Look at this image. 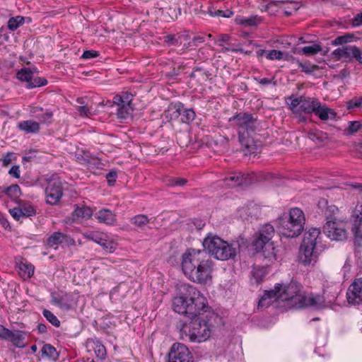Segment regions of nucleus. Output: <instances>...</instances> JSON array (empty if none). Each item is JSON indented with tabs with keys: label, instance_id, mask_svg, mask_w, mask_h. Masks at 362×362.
<instances>
[{
	"label": "nucleus",
	"instance_id": "12",
	"mask_svg": "<svg viewBox=\"0 0 362 362\" xmlns=\"http://www.w3.org/2000/svg\"><path fill=\"white\" fill-rule=\"evenodd\" d=\"M45 194L47 204L54 205L59 202L63 195L62 182L59 177H53L48 180Z\"/></svg>",
	"mask_w": 362,
	"mask_h": 362
},
{
	"label": "nucleus",
	"instance_id": "2",
	"mask_svg": "<svg viewBox=\"0 0 362 362\" xmlns=\"http://www.w3.org/2000/svg\"><path fill=\"white\" fill-rule=\"evenodd\" d=\"M238 133L239 141L245 155L255 154L257 144L252 138V134L257 129V119L248 112H240L229 118Z\"/></svg>",
	"mask_w": 362,
	"mask_h": 362
},
{
	"label": "nucleus",
	"instance_id": "42",
	"mask_svg": "<svg viewBox=\"0 0 362 362\" xmlns=\"http://www.w3.org/2000/svg\"><path fill=\"white\" fill-rule=\"evenodd\" d=\"M106 234L99 232H89L85 233L83 234V237L88 240H92L97 244L100 245L102 243L103 238L105 237Z\"/></svg>",
	"mask_w": 362,
	"mask_h": 362
},
{
	"label": "nucleus",
	"instance_id": "61",
	"mask_svg": "<svg viewBox=\"0 0 362 362\" xmlns=\"http://www.w3.org/2000/svg\"><path fill=\"white\" fill-rule=\"evenodd\" d=\"M117 177V173L115 171H110L106 175V179L108 182L109 185H113L116 181V178Z\"/></svg>",
	"mask_w": 362,
	"mask_h": 362
},
{
	"label": "nucleus",
	"instance_id": "18",
	"mask_svg": "<svg viewBox=\"0 0 362 362\" xmlns=\"http://www.w3.org/2000/svg\"><path fill=\"white\" fill-rule=\"evenodd\" d=\"M347 300L351 304L356 305L362 302V278L356 279L349 286Z\"/></svg>",
	"mask_w": 362,
	"mask_h": 362
},
{
	"label": "nucleus",
	"instance_id": "7",
	"mask_svg": "<svg viewBox=\"0 0 362 362\" xmlns=\"http://www.w3.org/2000/svg\"><path fill=\"white\" fill-rule=\"evenodd\" d=\"M321 234L319 228H311L304 235L300 247V259L305 265L315 262L317 258V243Z\"/></svg>",
	"mask_w": 362,
	"mask_h": 362
},
{
	"label": "nucleus",
	"instance_id": "52",
	"mask_svg": "<svg viewBox=\"0 0 362 362\" xmlns=\"http://www.w3.org/2000/svg\"><path fill=\"white\" fill-rule=\"evenodd\" d=\"M284 53L280 50L272 49L267 51L266 57L269 60H280L283 57Z\"/></svg>",
	"mask_w": 362,
	"mask_h": 362
},
{
	"label": "nucleus",
	"instance_id": "36",
	"mask_svg": "<svg viewBox=\"0 0 362 362\" xmlns=\"http://www.w3.org/2000/svg\"><path fill=\"white\" fill-rule=\"evenodd\" d=\"M104 250L108 253H112L115 251L117 244V243L107 237V235L103 238L102 243H100Z\"/></svg>",
	"mask_w": 362,
	"mask_h": 362
},
{
	"label": "nucleus",
	"instance_id": "32",
	"mask_svg": "<svg viewBox=\"0 0 362 362\" xmlns=\"http://www.w3.org/2000/svg\"><path fill=\"white\" fill-rule=\"evenodd\" d=\"M19 274L23 279H30L34 274L35 267L27 261H21L18 264Z\"/></svg>",
	"mask_w": 362,
	"mask_h": 362
},
{
	"label": "nucleus",
	"instance_id": "43",
	"mask_svg": "<svg viewBox=\"0 0 362 362\" xmlns=\"http://www.w3.org/2000/svg\"><path fill=\"white\" fill-rule=\"evenodd\" d=\"M322 50L320 45L314 44L302 47L301 52L305 55L312 56L317 54Z\"/></svg>",
	"mask_w": 362,
	"mask_h": 362
},
{
	"label": "nucleus",
	"instance_id": "17",
	"mask_svg": "<svg viewBox=\"0 0 362 362\" xmlns=\"http://www.w3.org/2000/svg\"><path fill=\"white\" fill-rule=\"evenodd\" d=\"M93 214V210L90 207L76 205L71 216L66 217L64 221L66 224L71 225L74 222L78 223L80 220H88Z\"/></svg>",
	"mask_w": 362,
	"mask_h": 362
},
{
	"label": "nucleus",
	"instance_id": "9",
	"mask_svg": "<svg viewBox=\"0 0 362 362\" xmlns=\"http://www.w3.org/2000/svg\"><path fill=\"white\" fill-rule=\"evenodd\" d=\"M278 288V297L280 300L288 302V305L293 307V303L298 300L302 292V286L299 283L291 281L286 285L276 284Z\"/></svg>",
	"mask_w": 362,
	"mask_h": 362
},
{
	"label": "nucleus",
	"instance_id": "20",
	"mask_svg": "<svg viewBox=\"0 0 362 362\" xmlns=\"http://www.w3.org/2000/svg\"><path fill=\"white\" fill-rule=\"evenodd\" d=\"M190 301L184 296H177L173 299V310L175 312L186 315L190 318V314H192L193 306L189 305Z\"/></svg>",
	"mask_w": 362,
	"mask_h": 362
},
{
	"label": "nucleus",
	"instance_id": "38",
	"mask_svg": "<svg viewBox=\"0 0 362 362\" xmlns=\"http://www.w3.org/2000/svg\"><path fill=\"white\" fill-rule=\"evenodd\" d=\"M303 96L299 98L290 97L287 99L286 103L293 114H300V107Z\"/></svg>",
	"mask_w": 362,
	"mask_h": 362
},
{
	"label": "nucleus",
	"instance_id": "30",
	"mask_svg": "<svg viewBox=\"0 0 362 362\" xmlns=\"http://www.w3.org/2000/svg\"><path fill=\"white\" fill-rule=\"evenodd\" d=\"M245 177L242 173H231L224 180L229 187H235L245 182Z\"/></svg>",
	"mask_w": 362,
	"mask_h": 362
},
{
	"label": "nucleus",
	"instance_id": "5",
	"mask_svg": "<svg viewBox=\"0 0 362 362\" xmlns=\"http://www.w3.org/2000/svg\"><path fill=\"white\" fill-rule=\"evenodd\" d=\"M305 221L303 211L298 208H293L288 215L284 214L278 219L277 228L284 236L295 238L303 230Z\"/></svg>",
	"mask_w": 362,
	"mask_h": 362
},
{
	"label": "nucleus",
	"instance_id": "55",
	"mask_svg": "<svg viewBox=\"0 0 362 362\" xmlns=\"http://www.w3.org/2000/svg\"><path fill=\"white\" fill-rule=\"evenodd\" d=\"M9 213L12 216V217L16 221H20L22 218H25L19 207H15L13 209H10Z\"/></svg>",
	"mask_w": 362,
	"mask_h": 362
},
{
	"label": "nucleus",
	"instance_id": "35",
	"mask_svg": "<svg viewBox=\"0 0 362 362\" xmlns=\"http://www.w3.org/2000/svg\"><path fill=\"white\" fill-rule=\"evenodd\" d=\"M129 95L126 94L125 99L127 100L126 104H123L117 109V117L119 119H127L133 110L131 106V100L129 99Z\"/></svg>",
	"mask_w": 362,
	"mask_h": 362
},
{
	"label": "nucleus",
	"instance_id": "6",
	"mask_svg": "<svg viewBox=\"0 0 362 362\" xmlns=\"http://www.w3.org/2000/svg\"><path fill=\"white\" fill-rule=\"evenodd\" d=\"M203 246L216 259L227 260L233 258L236 250L231 244L217 235H208L204 239Z\"/></svg>",
	"mask_w": 362,
	"mask_h": 362
},
{
	"label": "nucleus",
	"instance_id": "24",
	"mask_svg": "<svg viewBox=\"0 0 362 362\" xmlns=\"http://www.w3.org/2000/svg\"><path fill=\"white\" fill-rule=\"evenodd\" d=\"M275 287L274 289L266 291L259 300L257 308L259 310L264 309L269 307L273 302L279 300L278 297V288Z\"/></svg>",
	"mask_w": 362,
	"mask_h": 362
},
{
	"label": "nucleus",
	"instance_id": "49",
	"mask_svg": "<svg viewBox=\"0 0 362 362\" xmlns=\"http://www.w3.org/2000/svg\"><path fill=\"white\" fill-rule=\"evenodd\" d=\"M19 208L25 218L35 216L36 214L34 207L30 204H23L19 206Z\"/></svg>",
	"mask_w": 362,
	"mask_h": 362
},
{
	"label": "nucleus",
	"instance_id": "27",
	"mask_svg": "<svg viewBox=\"0 0 362 362\" xmlns=\"http://www.w3.org/2000/svg\"><path fill=\"white\" fill-rule=\"evenodd\" d=\"M314 114L323 121L334 119L337 115L332 109L329 108L326 105H322L320 101L319 107L315 108Z\"/></svg>",
	"mask_w": 362,
	"mask_h": 362
},
{
	"label": "nucleus",
	"instance_id": "37",
	"mask_svg": "<svg viewBox=\"0 0 362 362\" xmlns=\"http://www.w3.org/2000/svg\"><path fill=\"white\" fill-rule=\"evenodd\" d=\"M308 138L317 144H321L327 138V134L320 130H312L308 133Z\"/></svg>",
	"mask_w": 362,
	"mask_h": 362
},
{
	"label": "nucleus",
	"instance_id": "29",
	"mask_svg": "<svg viewBox=\"0 0 362 362\" xmlns=\"http://www.w3.org/2000/svg\"><path fill=\"white\" fill-rule=\"evenodd\" d=\"M262 21V18L258 16H250L248 17L237 16L235 18L236 24L244 27L257 26Z\"/></svg>",
	"mask_w": 362,
	"mask_h": 362
},
{
	"label": "nucleus",
	"instance_id": "51",
	"mask_svg": "<svg viewBox=\"0 0 362 362\" xmlns=\"http://www.w3.org/2000/svg\"><path fill=\"white\" fill-rule=\"evenodd\" d=\"M352 231L354 234L355 240L358 243L362 240V223L356 224L353 223Z\"/></svg>",
	"mask_w": 362,
	"mask_h": 362
},
{
	"label": "nucleus",
	"instance_id": "34",
	"mask_svg": "<svg viewBox=\"0 0 362 362\" xmlns=\"http://www.w3.org/2000/svg\"><path fill=\"white\" fill-rule=\"evenodd\" d=\"M25 332L16 330L13 332L11 338L9 339L8 341H10L16 347L24 348L26 346V344L25 342Z\"/></svg>",
	"mask_w": 362,
	"mask_h": 362
},
{
	"label": "nucleus",
	"instance_id": "3",
	"mask_svg": "<svg viewBox=\"0 0 362 362\" xmlns=\"http://www.w3.org/2000/svg\"><path fill=\"white\" fill-rule=\"evenodd\" d=\"M214 317V314L209 313L205 317L192 319L189 324H185L181 328V338L193 343L206 341L212 333L213 325L210 321Z\"/></svg>",
	"mask_w": 362,
	"mask_h": 362
},
{
	"label": "nucleus",
	"instance_id": "15",
	"mask_svg": "<svg viewBox=\"0 0 362 362\" xmlns=\"http://www.w3.org/2000/svg\"><path fill=\"white\" fill-rule=\"evenodd\" d=\"M168 362H194L189 349L181 343H175L168 354Z\"/></svg>",
	"mask_w": 362,
	"mask_h": 362
},
{
	"label": "nucleus",
	"instance_id": "4",
	"mask_svg": "<svg viewBox=\"0 0 362 362\" xmlns=\"http://www.w3.org/2000/svg\"><path fill=\"white\" fill-rule=\"evenodd\" d=\"M275 233L273 226L267 223L262 226L256 233L252 240V247L257 252H260L269 262H274L276 259L277 250L272 241Z\"/></svg>",
	"mask_w": 362,
	"mask_h": 362
},
{
	"label": "nucleus",
	"instance_id": "48",
	"mask_svg": "<svg viewBox=\"0 0 362 362\" xmlns=\"http://www.w3.org/2000/svg\"><path fill=\"white\" fill-rule=\"evenodd\" d=\"M180 37H177L175 35H168L163 37V42L168 46H178L181 44Z\"/></svg>",
	"mask_w": 362,
	"mask_h": 362
},
{
	"label": "nucleus",
	"instance_id": "54",
	"mask_svg": "<svg viewBox=\"0 0 362 362\" xmlns=\"http://www.w3.org/2000/svg\"><path fill=\"white\" fill-rule=\"evenodd\" d=\"M267 274V270L264 267H257L253 270V276L257 279V281H260Z\"/></svg>",
	"mask_w": 362,
	"mask_h": 362
},
{
	"label": "nucleus",
	"instance_id": "62",
	"mask_svg": "<svg viewBox=\"0 0 362 362\" xmlns=\"http://www.w3.org/2000/svg\"><path fill=\"white\" fill-rule=\"evenodd\" d=\"M78 111L81 116L88 117L91 115V110L86 105L79 106Z\"/></svg>",
	"mask_w": 362,
	"mask_h": 362
},
{
	"label": "nucleus",
	"instance_id": "22",
	"mask_svg": "<svg viewBox=\"0 0 362 362\" xmlns=\"http://www.w3.org/2000/svg\"><path fill=\"white\" fill-rule=\"evenodd\" d=\"M274 6H276L282 10L286 16H290L299 8L300 5L298 2L293 1H271L268 4L267 8L268 9H270Z\"/></svg>",
	"mask_w": 362,
	"mask_h": 362
},
{
	"label": "nucleus",
	"instance_id": "63",
	"mask_svg": "<svg viewBox=\"0 0 362 362\" xmlns=\"http://www.w3.org/2000/svg\"><path fill=\"white\" fill-rule=\"evenodd\" d=\"M8 174L15 178L20 177V167L18 165H13L8 171Z\"/></svg>",
	"mask_w": 362,
	"mask_h": 362
},
{
	"label": "nucleus",
	"instance_id": "19",
	"mask_svg": "<svg viewBox=\"0 0 362 362\" xmlns=\"http://www.w3.org/2000/svg\"><path fill=\"white\" fill-rule=\"evenodd\" d=\"M317 209L319 213L325 216L327 221L336 219L335 216L339 213V209L333 204H329L328 201L325 198L320 199Z\"/></svg>",
	"mask_w": 362,
	"mask_h": 362
},
{
	"label": "nucleus",
	"instance_id": "14",
	"mask_svg": "<svg viewBox=\"0 0 362 362\" xmlns=\"http://www.w3.org/2000/svg\"><path fill=\"white\" fill-rule=\"evenodd\" d=\"M36 72V69L33 71L29 68H22L17 72V78L21 81L25 82L26 87L29 89L47 85L46 78L34 76V74Z\"/></svg>",
	"mask_w": 362,
	"mask_h": 362
},
{
	"label": "nucleus",
	"instance_id": "47",
	"mask_svg": "<svg viewBox=\"0 0 362 362\" xmlns=\"http://www.w3.org/2000/svg\"><path fill=\"white\" fill-rule=\"evenodd\" d=\"M42 314L47 320H48L53 326L56 327H59L60 326V321L51 311L44 310Z\"/></svg>",
	"mask_w": 362,
	"mask_h": 362
},
{
	"label": "nucleus",
	"instance_id": "13",
	"mask_svg": "<svg viewBox=\"0 0 362 362\" xmlns=\"http://www.w3.org/2000/svg\"><path fill=\"white\" fill-rule=\"evenodd\" d=\"M323 230L326 235L332 240L341 241L346 238L347 233L343 221L337 219L327 221Z\"/></svg>",
	"mask_w": 362,
	"mask_h": 362
},
{
	"label": "nucleus",
	"instance_id": "10",
	"mask_svg": "<svg viewBox=\"0 0 362 362\" xmlns=\"http://www.w3.org/2000/svg\"><path fill=\"white\" fill-rule=\"evenodd\" d=\"M332 55L337 59H344V62H358L362 64V49L356 45H346L337 48L332 52Z\"/></svg>",
	"mask_w": 362,
	"mask_h": 362
},
{
	"label": "nucleus",
	"instance_id": "31",
	"mask_svg": "<svg viewBox=\"0 0 362 362\" xmlns=\"http://www.w3.org/2000/svg\"><path fill=\"white\" fill-rule=\"evenodd\" d=\"M18 127L26 134H35L40 130V124L33 120H25L19 122Z\"/></svg>",
	"mask_w": 362,
	"mask_h": 362
},
{
	"label": "nucleus",
	"instance_id": "44",
	"mask_svg": "<svg viewBox=\"0 0 362 362\" xmlns=\"http://www.w3.org/2000/svg\"><path fill=\"white\" fill-rule=\"evenodd\" d=\"M24 23V18L23 16H16L11 18L8 21V28L9 30L13 31L19 28Z\"/></svg>",
	"mask_w": 362,
	"mask_h": 362
},
{
	"label": "nucleus",
	"instance_id": "21",
	"mask_svg": "<svg viewBox=\"0 0 362 362\" xmlns=\"http://www.w3.org/2000/svg\"><path fill=\"white\" fill-rule=\"evenodd\" d=\"M86 347L88 352H93L95 356L100 360L104 359L106 356L105 346L97 339H88L86 342Z\"/></svg>",
	"mask_w": 362,
	"mask_h": 362
},
{
	"label": "nucleus",
	"instance_id": "26",
	"mask_svg": "<svg viewBox=\"0 0 362 362\" xmlns=\"http://www.w3.org/2000/svg\"><path fill=\"white\" fill-rule=\"evenodd\" d=\"M316 107H319L318 99L303 97L300 107V114L301 112L305 114L314 113Z\"/></svg>",
	"mask_w": 362,
	"mask_h": 362
},
{
	"label": "nucleus",
	"instance_id": "23",
	"mask_svg": "<svg viewBox=\"0 0 362 362\" xmlns=\"http://www.w3.org/2000/svg\"><path fill=\"white\" fill-rule=\"evenodd\" d=\"M46 243L49 247H54L57 248L59 245L63 243L74 245L75 242L74 239L71 238L66 233L54 232L47 238Z\"/></svg>",
	"mask_w": 362,
	"mask_h": 362
},
{
	"label": "nucleus",
	"instance_id": "53",
	"mask_svg": "<svg viewBox=\"0 0 362 362\" xmlns=\"http://www.w3.org/2000/svg\"><path fill=\"white\" fill-rule=\"evenodd\" d=\"M349 109L362 107V96L354 97L347 103Z\"/></svg>",
	"mask_w": 362,
	"mask_h": 362
},
{
	"label": "nucleus",
	"instance_id": "45",
	"mask_svg": "<svg viewBox=\"0 0 362 362\" xmlns=\"http://www.w3.org/2000/svg\"><path fill=\"white\" fill-rule=\"evenodd\" d=\"M132 224L137 227L142 228L148 223V218L146 215L140 214L136 215L131 219Z\"/></svg>",
	"mask_w": 362,
	"mask_h": 362
},
{
	"label": "nucleus",
	"instance_id": "1",
	"mask_svg": "<svg viewBox=\"0 0 362 362\" xmlns=\"http://www.w3.org/2000/svg\"><path fill=\"white\" fill-rule=\"evenodd\" d=\"M181 267L187 278L194 283L206 285L212 281L214 264L204 250H187L181 257Z\"/></svg>",
	"mask_w": 362,
	"mask_h": 362
},
{
	"label": "nucleus",
	"instance_id": "59",
	"mask_svg": "<svg viewBox=\"0 0 362 362\" xmlns=\"http://www.w3.org/2000/svg\"><path fill=\"white\" fill-rule=\"evenodd\" d=\"M99 56V53L95 50H86L82 54V58L84 59H90Z\"/></svg>",
	"mask_w": 362,
	"mask_h": 362
},
{
	"label": "nucleus",
	"instance_id": "46",
	"mask_svg": "<svg viewBox=\"0 0 362 362\" xmlns=\"http://www.w3.org/2000/svg\"><path fill=\"white\" fill-rule=\"evenodd\" d=\"M354 35L350 34H345L344 35L337 37L332 42V45L334 46L344 45L353 41Z\"/></svg>",
	"mask_w": 362,
	"mask_h": 362
},
{
	"label": "nucleus",
	"instance_id": "39",
	"mask_svg": "<svg viewBox=\"0 0 362 362\" xmlns=\"http://www.w3.org/2000/svg\"><path fill=\"white\" fill-rule=\"evenodd\" d=\"M42 356L52 358V360H57L58 358V353L56 349L50 344H45L42 349Z\"/></svg>",
	"mask_w": 362,
	"mask_h": 362
},
{
	"label": "nucleus",
	"instance_id": "56",
	"mask_svg": "<svg viewBox=\"0 0 362 362\" xmlns=\"http://www.w3.org/2000/svg\"><path fill=\"white\" fill-rule=\"evenodd\" d=\"M13 331L0 325V337L5 340H9Z\"/></svg>",
	"mask_w": 362,
	"mask_h": 362
},
{
	"label": "nucleus",
	"instance_id": "60",
	"mask_svg": "<svg viewBox=\"0 0 362 362\" xmlns=\"http://www.w3.org/2000/svg\"><path fill=\"white\" fill-rule=\"evenodd\" d=\"M13 153H7L4 155L0 160L2 162V165L5 167L8 166L12 160Z\"/></svg>",
	"mask_w": 362,
	"mask_h": 362
},
{
	"label": "nucleus",
	"instance_id": "64",
	"mask_svg": "<svg viewBox=\"0 0 362 362\" xmlns=\"http://www.w3.org/2000/svg\"><path fill=\"white\" fill-rule=\"evenodd\" d=\"M352 25L354 27H358L362 25V12L358 13L352 20Z\"/></svg>",
	"mask_w": 362,
	"mask_h": 362
},
{
	"label": "nucleus",
	"instance_id": "41",
	"mask_svg": "<svg viewBox=\"0 0 362 362\" xmlns=\"http://www.w3.org/2000/svg\"><path fill=\"white\" fill-rule=\"evenodd\" d=\"M3 192L7 194L12 199H16L21 194V189L18 185H12L6 187Z\"/></svg>",
	"mask_w": 362,
	"mask_h": 362
},
{
	"label": "nucleus",
	"instance_id": "40",
	"mask_svg": "<svg viewBox=\"0 0 362 362\" xmlns=\"http://www.w3.org/2000/svg\"><path fill=\"white\" fill-rule=\"evenodd\" d=\"M351 219L356 224L362 223V202H358L356 205L351 214Z\"/></svg>",
	"mask_w": 362,
	"mask_h": 362
},
{
	"label": "nucleus",
	"instance_id": "25",
	"mask_svg": "<svg viewBox=\"0 0 362 362\" xmlns=\"http://www.w3.org/2000/svg\"><path fill=\"white\" fill-rule=\"evenodd\" d=\"M30 112L42 124H49L52 122L53 113L51 110L36 106L31 108Z\"/></svg>",
	"mask_w": 362,
	"mask_h": 362
},
{
	"label": "nucleus",
	"instance_id": "57",
	"mask_svg": "<svg viewBox=\"0 0 362 362\" xmlns=\"http://www.w3.org/2000/svg\"><path fill=\"white\" fill-rule=\"evenodd\" d=\"M187 182V180L185 178L175 177L169 180V186H182Z\"/></svg>",
	"mask_w": 362,
	"mask_h": 362
},
{
	"label": "nucleus",
	"instance_id": "50",
	"mask_svg": "<svg viewBox=\"0 0 362 362\" xmlns=\"http://www.w3.org/2000/svg\"><path fill=\"white\" fill-rule=\"evenodd\" d=\"M298 66L301 68L302 71L309 74L314 72L318 68L317 65L312 64L309 62H298Z\"/></svg>",
	"mask_w": 362,
	"mask_h": 362
},
{
	"label": "nucleus",
	"instance_id": "33",
	"mask_svg": "<svg viewBox=\"0 0 362 362\" xmlns=\"http://www.w3.org/2000/svg\"><path fill=\"white\" fill-rule=\"evenodd\" d=\"M71 295L64 293L52 298V302L62 310H69L71 308Z\"/></svg>",
	"mask_w": 362,
	"mask_h": 362
},
{
	"label": "nucleus",
	"instance_id": "11",
	"mask_svg": "<svg viewBox=\"0 0 362 362\" xmlns=\"http://www.w3.org/2000/svg\"><path fill=\"white\" fill-rule=\"evenodd\" d=\"M325 307L324 298L319 294L313 293H305L301 292L298 300L293 303V308L301 309L305 308H313L315 309H321Z\"/></svg>",
	"mask_w": 362,
	"mask_h": 362
},
{
	"label": "nucleus",
	"instance_id": "8",
	"mask_svg": "<svg viewBox=\"0 0 362 362\" xmlns=\"http://www.w3.org/2000/svg\"><path fill=\"white\" fill-rule=\"evenodd\" d=\"M184 288L187 292V295L189 297L190 304L192 305V314H190V319H196L201 317L204 313H211L209 310L208 302L205 296L194 286L185 285Z\"/></svg>",
	"mask_w": 362,
	"mask_h": 362
},
{
	"label": "nucleus",
	"instance_id": "58",
	"mask_svg": "<svg viewBox=\"0 0 362 362\" xmlns=\"http://www.w3.org/2000/svg\"><path fill=\"white\" fill-rule=\"evenodd\" d=\"M361 127V124L358 121H352L349 123V132L351 134L357 132Z\"/></svg>",
	"mask_w": 362,
	"mask_h": 362
},
{
	"label": "nucleus",
	"instance_id": "28",
	"mask_svg": "<svg viewBox=\"0 0 362 362\" xmlns=\"http://www.w3.org/2000/svg\"><path fill=\"white\" fill-rule=\"evenodd\" d=\"M94 217L99 223L113 225L116 221L115 214L109 209H101L97 211Z\"/></svg>",
	"mask_w": 362,
	"mask_h": 362
},
{
	"label": "nucleus",
	"instance_id": "16",
	"mask_svg": "<svg viewBox=\"0 0 362 362\" xmlns=\"http://www.w3.org/2000/svg\"><path fill=\"white\" fill-rule=\"evenodd\" d=\"M170 110L172 111V117L178 118L181 117V121L184 123H190L195 118V112L192 109H186L181 103H176L171 105Z\"/></svg>",
	"mask_w": 362,
	"mask_h": 362
}]
</instances>
